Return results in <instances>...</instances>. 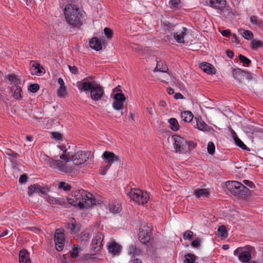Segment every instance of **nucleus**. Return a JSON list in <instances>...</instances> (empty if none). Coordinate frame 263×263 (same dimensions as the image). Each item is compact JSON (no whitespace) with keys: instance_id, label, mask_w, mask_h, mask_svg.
<instances>
[{"instance_id":"obj_1","label":"nucleus","mask_w":263,"mask_h":263,"mask_svg":"<svg viewBox=\"0 0 263 263\" xmlns=\"http://www.w3.org/2000/svg\"><path fill=\"white\" fill-rule=\"evenodd\" d=\"M72 198H66L67 205L79 207L80 209L89 208L96 204L93 195L84 190L73 191Z\"/></svg>"},{"instance_id":"obj_2","label":"nucleus","mask_w":263,"mask_h":263,"mask_svg":"<svg viewBox=\"0 0 263 263\" xmlns=\"http://www.w3.org/2000/svg\"><path fill=\"white\" fill-rule=\"evenodd\" d=\"M64 15L67 23L74 27L79 28L82 25V17L80 9L73 4H67L64 9Z\"/></svg>"},{"instance_id":"obj_3","label":"nucleus","mask_w":263,"mask_h":263,"mask_svg":"<svg viewBox=\"0 0 263 263\" xmlns=\"http://www.w3.org/2000/svg\"><path fill=\"white\" fill-rule=\"evenodd\" d=\"M226 187L233 195L246 198L250 195V190L241 183L236 181H229L226 182Z\"/></svg>"},{"instance_id":"obj_4","label":"nucleus","mask_w":263,"mask_h":263,"mask_svg":"<svg viewBox=\"0 0 263 263\" xmlns=\"http://www.w3.org/2000/svg\"><path fill=\"white\" fill-rule=\"evenodd\" d=\"M254 248L247 245L245 247H239L234 251V255L237 256L238 259L242 263H247L251 260V252Z\"/></svg>"},{"instance_id":"obj_5","label":"nucleus","mask_w":263,"mask_h":263,"mask_svg":"<svg viewBox=\"0 0 263 263\" xmlns=\"http://www.w3.org/2000/svg\"><path fill=\"white\" fill-rule=\"evenodd\" d=\"M129 198L139 204H144L149 200V196L146 192L139 189H132L128 193Z\"/></svg>"},{"instance_id":"obj_6","label":"nucleus","mask_w":263,"mask_h":263,"mask_svg":"<svg viewBox=\"0 0 263 263\" xmlns=\"http://www.w3.org/2000/svg\"><path fill=\"white\" fill-rule=\"evenodd\" d=\"M46 160L47 164L50 167L57 168L61 172L65 174H69L73 171V168L71 166L68 165L66 163H64L63 161L60 160H55L48 157L47 159Z\"/></svg>"},{"instance_id":"obj_7","label":"nucleus","mask_w":263,"mask_h":263,"mask_svg":"<svg viewBox=\"0 0 263 263\" xmlns=\"http://www.w3.org/2000/svg\"><path fill=\"white\" fill-rule=\"evenodd\" d=\"M152 229L146 224L142 228L139 230L138 234V239L139 241L143 243L147 244L149 242L152 236Z\"/></svg>"},{"instance_id":"obj_8","label":"nucleus","mask_w":263,"mask_h":263,"mask_svg":"<svg viewBox=\"0 0 263 263\" xmlns=\"http://www.w3.org/2000/svg\"><path fill=\"white\" fill-rule=\"evenodd\" d=\"M90 156V152L80 151L71 155V161L76 165H81L86 162Z\"/></svg>"},{"instance_id":"obj_9","label":"nucleus","mask_w":263,"mask_h":263,"mask_svg":"<svg viewBox=\"0 0 263 263\" xmlns=\"http://www.w3.org/2000/svg\"><path fill=\"white\" fill-rule=\"evenodd\" d=\"M174 140V146L176 152L187 153L189 149L186 144V141L182 137L174 135L173 136Z\"/></svg>"},{"instance_id":"obj_10","label":"nucleus","mask_w":263,"mask_h":263,"mask_svg":"<svg viewBox=\"0 0 263 263\" xmlns=\"http://www.w3.org/2000/svg\"><path fill=\"white\" fill-rule=\"evenodd\" d=\"M233 77L239 83H242L245 80H250L253 78L251 73L239 68H233L232 70Z\"/></svg>"},{"instance_id":"obj_11","label":"nucleus","mask_w":263,"mask_h":263,"mask_svg":"<svg viewBox=\"0 0 263 263\" xmlns=\"http://www.w3.org/2000/svg\"><path fill=\"white\" fill-rule=\"evenodd\" d=\"M93 78L92 77H86L81 81L77 82L76 86L81 91L91 90L92 87H93L97 83V82L93 81Z\"/></svg>"},{"instance_id":"obj_12","label":"nucleus","mask_w":263,"mask_h":263,"mask_svg":"<svg viewBox=\"0 0 263 263\" xmlns=\"http://www.w3.org/2000/svg\"><path fill=\"white\" fill-rule=\"evenodd\" d=\"M104 238V236L102 233L98 232L96 234L91 244V250L92 252H97L102 249Z\"/></svg>"},{"instance_id":"obj_13","label":"nucleus","mask_w":263,"mask_h":263,"mask_svg":"<svg viewBox=\"0 0 263 263\" xmlns=\"http://www.w3.org/2000/svg\"><path fill=\"white\" fill-rule=\"evenodd\" d=\"M65 234L61 229H57L54 234V241L58 251H62L64 247Z\"/></svg>"},{"instance_id":"obj_14","label":"nucleus","mask_w":263,"mask_h":263,"mask_svg":"<svg viewBox=\"0 0 263 263\" xmlns=\"http://www.w3.org/2000/svg\"><path fill=\"white\" fill-rule=\"evenodd\" d=\"M104 93V89L102 86L97 83L91 89L90 97L94 101H99L100 100Z\"/></svg>"},{"instance_id":"obj_15","label":"nucleus","mask_w":263,"mask_h":263,"mask_svg":"<svg viewBox=\"0 0 263 263\" xmlns=\"http://www.w3.org/2000/svg\"><path fill=\"white\" fill-rule=\"evenodd\" d=\"M114 101L112 103L113 108L117 110L122 109L123 102L126 100V97L123 93H117L114 97Z\"/></svg>"},{"instance_id":"obj_16","label":"nucleus","mask_w":263,"mask_h":263,"mask_svg":"<svg viewBox=\"0 0 263 263\" xmlns=\"http://www.w3.org/2000/svg\"><path fill=\"white\" fill-rule=\"evenodd\" d=\"M103 159L105 163H107L108 166L110 165L115 162L120 161V157L116 155L114 153L106 151L103 154Z\"/></svg>"},{"instance_id":"obj_17","label":"nucleus","mask_w":263,"mask_h":263,"mask_svg":"<svg viewBox=\"0 0 263 263\" xmlns=\"http://www.w3.org/2000/svg\"><path fill=\"white\" fill-rule=\"evenodd\" d=\"M205 2L207 5L220 11L225 8L227 3L225 0H205Z\"/></svg>"},{"instance_id":"obj_18","label":"nucleus","mask_w":263,"mask_h":263,"mask_svg":"<svg viewBox=\"0 0 263 263\" xmlns=\"http://www.w3.org/2000/svg\"><path fill=\"white\" fill-rule=\"evenodd\" d=\"M28 194L30 197L32 196L34 193L45 194L46 192L45 187L37 184L30 185L28 186Z\"/></svg>"},{"instance_id":"obj_19","label":"nucleus","mask_w":263,"mask_h":263,"mask_svg":"<svg viewBox=\"0 0 263 263\" xmlns=\"http://www.w3.org/2000/svg\"><path fill=\"white\" fill-rule=\"evenodd\" d=\"M66 227L67 229L70 230L74 234H76L81 230L80 224L77 223L73 218H72L70 221L66 224Z\"/></svg>"},{"instance_id":"obj_20","label":"nucleus","mask_w":263,"mask_h":263,"mask_svg":"<svg viewBox=\"0 0 263 263\" xmlns=\"http://www.w3.org/2000/svg\"><path fill=\"white\" fill-rule=\"evenodd\" d=\"M107 248L109 253L112 255H116L121 252L122 246L115 241H112L108 243Z\"/></svg>"},{"instance_id":"obj_21","label":"nucleus","mask_w":263,"mask_h":263,"mask_svg":"<svg viewBox=\"0 0 263 263\" xmlns=\"http://www.w3.org/2000/svg\"><path fill=\"white\" fill-rule=\"evenodd\" d=\"M200 68L205 73L210 74H214L216 72L215 67L207 62H202L199 65Z\"/></svg>"},{"instance_id":"obj_22","label":"nucleus","mask_w":263,"mask_h":263,"mask_svg":"<svg viewBox=\"0 0 263 263\" xmlns=\"http://www.w3.org/2000/svg\"><path fill=\"white\" fill-rule=\"evenodd\" d=\"M47 201L49 203L51 204H57L63 206L66 208H69V206L67 205V202L66 200V198H62L61 199H59L54 197H49Z\"/></svg>"},{"instance_id":"obj_23","label":"nucleus","mask_w":263,"mask_h":263,"mask_svg":"<svg viewBox=\"0 0 263 263\" xmlns=\"http://www.w3.org/2000/svg\"><path fill=\"white\" fill-rule=\"evenodd\" d=\"M19 261L20 263H31L29 254L26 249H22L20 251Z\"/></svg>"},{"instance_id":"obj_24","label":"nucleus","mask_w":263,"mask_h":263,"mask_svg":"<svg viewBox=\"0 0 263 263\" xmlns=\"http://www.w3.org/2000/svg\"><path fill=\"white\" fill-rule=\"evenodd\" d=\"M187 29L185 27L182 28V30L174 33V37L177 42L179 43H184V36L186 35Z\"/></svg>"},{"instance_id":"obj_25","label":"nucleus","mask_w":263,"mask_h":263,"mask_svg":"<svg viewBox=\"0 0 263 263\" xmlns=\"http://www.w3.org/2000/svg\"><path fill=\"white\" fill-rule=\"evenodd\" d=\"M89 46L92 49L96 51H99L102 48L101 41L97 37H92L89 41Z\"/></svg>"},{"instance_id":"obj_26","label":"nucleus","mask_w":263,"mask_h":263,"mask_svg":"<svg viewBox=\"0 0 263 263\" xmlns=\"http://www.w3.org/2000/svg\"><path fill=\"white\" fill-rule=\"evenodd\" d=\"M196 127L204 132H209L211 129V127L204 122L201 118L196 119Z\"/></svg>"},{"instance_id":"obj_27","label":"nucleus","mask_w":263,"mask_h":263,"mask_svg":"<svg viewBox=\"0 0 263 263\" xmlns=\"http://www.w3.org/2000/svg\"><path fill=\"white\" fill-rule=\"evenodd\" d=\"M11 90L12 92V96L16 100H20L22 98V88L20 86H13L11 87Z\"/></svg>"},{"instance_id":"obj_28","label":"nucleus","mask_w":263,"mask_h":263,"mask_svg":"<svg viewBox=\"0 0 263 263\" xmlns=\"http://www.w3.org/2000/svg\"><path fill=\"white\" fill-rule=\"evenodd\" d=\"M194 194L197 198L208 197L210 195V192L207 189H198L194 192Z\"/></svg>"},{"instance_id":"obj_29","label":"nucleus","mask_w":263,"mask_h":263,"mask_svg":"<svg viewBox=\"0 0 263 263\" xmlns=\"http://www.w3.org/2000/svg\"><path fill=\"white\" fill-rule=\"evenodd\" d=\"M167 70L168 67L164 62L157 60V65L156 68L154 70V72L160 71L162 72H166Z\"/></svg>"},{"instance_id":"obj_30","label":"nucleus","mask_w":263,"mask_h":263,"mask_svg":"<svg viewBox=\"0 0 263 263\" xmlns=\"http://www.w3.org/2000/svg\"><path fill=\"white\" fill-rule=\"evenodd\" d=\"M181 118L185 122H190L193 119V115L190 111H184L181 113Z\"/></svg>"},{"instance_id":"obj_31","label":"nucleus","mask_w":263,"mask_h":263,"mask_svg":"<svg viewBox=\"0 0 263 263\" xmlns=\"http://www.w3.org/2000/svg\"><path fill=\"white\" fill-rule=\"evenodd\" d=\"M108 209L111 213L117 214L121 211L122 208L121 205L119 203L115 204V203H112L109 204Z\"/></svg>"},{"instance_id":"obj_32","label":"nucleus","mask_w":263,"mask_h":263,"mask_svg":"<svg viewBox=\"0 0 263 263\" xmlns=\"http://www.w3.org/2000/svg\"><path fill=\"white\" fill-rule=\"evenodd\" d=\"M3 153L4 154H6L7 155L11 157V158H10V159H11V161L12 163H14L13 160H16L19 156V155L17 153H15L13 151H12L11 149L7 148H5L3 149Z\"/></svg>"},{"instance_id":"obj_33","label":"nucleus","mask_w":263,"mask_h":263,"mask_svg":"<svg viewBox=\"0 0 263 263\" xmlns=\"http://www.w3.org/2000/svg\"><path fill=\"white\" fill-rule=\"evenodd\" d=\"M168 122L170 124V128L172 130L176 132L179 129V125L176 119L170 118Z\"/></svg>"},{"instance_id":"obj_34","label":"nucleus","mask_w":263,"mask_h":263,"mask_svg":"<svg viewBox=\"0 0 263 263\" xmlns=\"http://www.w3.org/2000/svg\"><path fill=\"white\" fill-rule=\"evenodd\" d=\"M263 47V42L256 40H252L251 43V47L252 50H256L259 48Z\"/></svg>"},{"instance_id":"obj_35","label":"nucleus","mask_w":263,"mask_h":263,"mask_svg":"<svg viewBox=\"0 0 263 263\" xmlns=\"http://www.w3.org/2000/svg\"><path fill=\"white\" fill-rule=\"evenodd\" d=\"M162 27L165 30H167L168 31H171L174 30V27L175 25L168 21L162 22Z\"/></svg>"},{"instance_id":"obj_36","label":"nucleus","mask_w":263,"mask_h":263,"mask_svg":"<svg viewBox=\"0 0 263 263\" xmlns=\"http://www.w3.org/2000/svg\"><path fill=\"white\" fill-rule=\"evenodd\" d=\"M8 80L14 84V86H18V84L21 83L20 79L18 77L14 74H11L8 76Z\"/></svg>"},{"instance_id":"obj_37","label":"nucleus","mask_w":263,"mask_h":263,"mask_svg":"<svg viewBox=\"0 0 263 263\" xmlns=\"http://www.w3.org/2000/svg\"><path fill=\"white\" fill-rule=\"evenodd\" d=\"M240 31H242V32H241L240 34H242V36L246 40H250L253 38V34L251 31L245 30H242Z\"/></svg>"},{"instance_id":"obj_38","label":"nucleus","mask_w":263,"mask_h":263,"mask_svg":"<svg viewBox=\"0 0 263 263\" xmlns=\"http://www.w3.org/2000/svg\"><path fill=\"white\" fill-rule=\"evenodd\" d=\"M67 150L65 149L64 151L63 154H62L60 158L61 159L65 160L66 162H69L71 161V155L69 153L68 154L66 153Z\"/></svg>"},{"instance_id":"obj_39","label":"nucleus","mask_w":263,"mask_h":263,"mask_svg":"<svg viewBox=\"0 0 263 263\" xmlns=\"http://www.w3.org/2000/svg\"><path fill=\"white\" fill-rule=\"evenodd\" d=\"M218 231L222 237L226 238L228 236V232L224 226L221 225L219 226Z\"/></svg>"},{"instance_id":"obj_40","label":"nucleus","mask_w":263,"mask_h":263,"mask_svg":"<svg viewBox=\"0 0 263 263\" xmlns=\"http://www.w3.org/2000/svg\"><path fill=\"white\" fill-rule=\"evenodd\" d=\"M140 251L137 248L135 245H132L129 246V253L133 255H138L140 254Z\"/></svg>"},{"instance_id":"obj_41","label":"nucleus","mask_w":263,"mask_h":263,"mask_svg":"<svg viewBox=\"0 0 263 263\" xmlns=\"http://www.w3.org/2000/svg\"><path fill=\"white\" fill-rule=\"evenodd\" d=\"M236 144L243 149H247V146L243 143V142L237 137L234 138Z\"/></svg>"},{"instance_id":"obj_42","label":"nucleus","mask_w":263,"mask_h":263,"mask_svg":"<svg viewBox=\"0 0 263 263\" xmlns=\"http://www.w3.org/2000/svg\"><path fill=\"white\" fill-rule=\"evenodd\" d=\"M57 93L59 97H64L67 94L66 86L60 87L57 90Z\"/></svg>"},{"instance_id":"obj_43","label":"nucleus","mask_w":263,"mask_h":263,"mask_svg":"<svg viewBox=\"0 0 263 263\" xmlns=\"http://www.w3.org/2000/svg\"><path fill=\"white\" fill-rule=\"evenodd\" d=\"M59 187L63 189L65 191H69L71 186L70 185L66 183V182L61 181L59 183Z\"/></svg>"},{"instance_id":"obj_44","label":"nucleus","mask_w":263,"mask_h":263,"mask_svg":"<svg viewBox=\"0 0 263 263\" xmlns=\"http://www.w3.org/2000/svg\"><path fill=\"white\" fill-rule=\"evenodd\" d=\"M79 248H78V246H74V247L70 253L71 257L74 258H77L79 256Z\"/></svg>"},{"instance_id":"obj_45","label":"nucleus","mask_w":263,"mask_h":263,"mask_svg":"<svg viewBox=\"0 0 263 263\" xmlns=\"http://www.w3.org/2000/svg\"><path fill=\"white\" fill-rule=\"evenodd\" d=\"M39 89L40 86L36 83L31 84L28 86V90L32 93L37 92Z\"/></svg>"},{"instance_id":"obj_46","label":"nucleus","mask_w":263,"mask_h":263,"mask_svg":"<svg viewBox=\"0 0 263 263\" xmlns=\"http://www.w3.org/2000/svg\"><path fill=\"white\" fill-rule=\"evenodd\" d=\"M207 149L210 155H213L214 153L215 146L213 142H209L208 143Z\"/></svg>"},{"instance_id":"obj_47","label":"nucleus","mask_w":263,"mask_h":263,"mask_svg":"<svg viewBox=\"0 0 263 263\" xmlns=\"http://www.w3.org/2000/svg\"><path fill=\"white\" fill-rule=\"evenodd\" d=\"M238 57L240 62L244 64H246L247 66H248L251 63V61L250 59L242 54H239Z\"/></svg>"},{"instance_id":"obj_48","label":"nucleus","mask_w":263,"mask_h":263,"mask_svg":"<svg viewBox=\"0 0 263 263\" xmlns=\"http://www.w3.org/2000/svg\"><path fill=\"white\" fill-rule=\"evenodd\" d=\"M193 236V232L190 230H187L183 233V238L184 239L191 240Z\"/></svg>"},{"instance_id":"obj_49","label":"nucleus","mask_w":263,"mask_h":263,"mask_svg":"<svg viewBox=\"0 0 263 263\" xmlns=\"http://www.w3.org/2000/svg\"><path fill=\"white\" fill-rule=\"evenodd\" d=\"M201 242V239L199 237H197L195 238V239L194 240H193L191 242V246L194 248H198L200 246Z\"/></svg>"},{"instance_id":"obj_50","label":"nucleus","mask_w":263,"mask_h":263,"mask_svg":"<svg viewBox=\"0 0 263 263\" xmlns=\"http://www.w3.org/2000/svg\"><path fill=\"white\" fill-rule=\"evenodd\" d=\"M250 21L252 23L255 24L257 26H260L261 24V21L258 19L257 17L255 15H252L250 17Z\"/></svg>"},{"instance_id":"obj_51","label":"nucleus","mask_w":263,"mask_h":263,"mask_svg":"<svg viewBox=\"0 0 263 263\" xmlns=\"http://www.w3.org/2000/svg\"><path fill=\"white\" fill-rule=\"evenodd\" d=\"M170 4L171 5V8H178L180 5V0H171Z\"/></svg>"},{"instance_id":"obj_52","label":"nucleus","mask_w":263,"mask_h":263,"mask_svg":"<svg viewBox=\"0 0 263 263\" xmlns=\"http://www.w3.org/2000/svg\"><path fill=\"white\" fill-rule=\"evenodd\" d=\"M104 33L108 39H110L112 37V30L107 27H106L104 29Z\"/></svg>"},{"instance_id":"obj_53","label":"nucleus","mask_w":263,"mask_h":263,"mask_svg":"<svg viewBox=\"0 0 263 263\" xmlns=\"http://www.w3.org/2000/svg\"><path fill=\"white\" fill-rule=\"evenodd\" d=\"M186 144H187V146H188L187 147L189 149L187 151V153H189L191 149L194 148L197 144L196 143H195L193 141H186Z\"/></svg>"},{"instance_id":"obj_54","label":"nucleus","mask_w":263,"mask_h":263,"mask_svg":"<svg viewBox=\"0 0 263 263\" xmlns=\"http://www.w3.org/2000/svg\"><path fill=\"white\" fill-rule=\"evenodd\" d=\"M52 136L53 138L58 140H60L62 138V134L58 132H52Z\"/></svg>"},{"instance_id":"obj_55","label":"nucleus","mask_w":263,"mask_h":263,"mask_svg":"<svg viewBox=\"0 0 263 263\" xmlns=\"http://www.w3.org/2000/svg\"><path fill=\"white\" fill-rule=\"evenodd\" d=\"M33 67H34L35 69L37 70V71L36 72V73H41L43 72V71H42V69H43V67L42 66H41L40 64L35 63L33 65Z\"/></svg>"},{"instance_id":"obj_56","label":"nucleus","mask_w":263,"mask_h":263,"mask_svg":"<svg viewBox=\"0 0 263 263\" xmlns=\"http://www.w3.org/2000/svg\"><path fill=\"white\" fill-rule=\"evenodd\" d=\"M242 182L245 184H246L247 186L250 187L251 189L255 187V184L252 181H250L248 180H243Z\"/></svg>"},{"instance_id":"obj_57","label":"nucleus","mask_w":263,"mask_h":263,"mask_svg":"<svg viewBox=\"0 0 263 263\" xmlns=\"http://www.w3.org/2000/svg\"><path fill=\"white\" fill-rule=\"evenodd\" d=\"M68 68L70 72L73 74H77L78 73V68L75 66L68 65Z\"/></svg>"},{"instance_id":"obj_58","label":"nucleus","mask_w":263,"mask_h":263,"mask_svg":"<svg viewBox=\"0 0 263 263\" xmlns=\"http://www.w3.org/2000/svg\"><path fill=\"white\" fill-rule=\"evenodd\" d=\"M28 177L27 175L23 174L21 176L19 179V182L21 183H24L27 182Z\"/></svg>"},{"instance_id":"obj_59","label":"nucleus","mask_w":263,"mask_h":263,"mask_svg":"<svg viewBox=\"0 0 263 263\" xmlns=\"http://www.w3.org/2000/svg\"><path fill=\"white\" fill-rule=\"evenodd\" d=\"M85 259L87 261H93L95 259H96V257H92L91 254H86L85 256Z\"/></svg>"},{"instance_id":"obj_60","label":"nucleus","mask_w":263,"mask_h":263,"mask_svg":"<svg viewBox=\"0 0 263 263\" xmlns=\"http://www.w3.org/2000/svg\"><path fill=\"white\" fill-rule=\"evenodd\" d=\"M226 53L227 56L230 59H232L234 57V52L232 50L227 49L226 51Z\"/></svg>"},{"instance_id":"obj_61","label":"nucleus","mask_w":263,"mask_h":263,"mask_svg":"<svg viewBox=\"0 0 263 263\" xmlns=\"http://www.w3.org/2000/svg\"><path fill=\"white\" fill-rule=\"evenodd\" d=\"M221 33L223 36H228L231 34L229 30H223Z\"/></svg>"},{"instance_id":"obj_62","label":"nucleus","mask_w":263,"mask_h":263,"mask_svg":"<svg viewBox=\"0 0 263 263\" xmlns=\"http://www.w3.org/2000/svg\"><path fill=\"white\" fill-rule=\"evenodd\" d=\"M174 98L176 99H182L183 98V96L180 92L176 93Z\"/></svg>"},{"instance_id":"obj_63","label":"nucleus","mask_w":263,"mask_h":263,"mask_svg":"<svg viewBox=\"0 0 263 263\" xmlns=\"http://www.w3.org/2000/svg\"><path fill=\"white\" fill-rule=\"evenodd\" d=\"M110 167L109 166L106 165L105 166L104 169H102L100 171V174L102 175H104L106 173L107 170Z\"/></svg>"},{"instance_id":"obj_64","label":"nucleus","mask_w":263,"mask_h":263,"mask_svg":"<svg viewBox=\"0 0 263 263\" xmlns=\"http://www.w3.org/2000/svg\"><path fill=\"white\" fill-rule=\"evenodd\" d=\"M147 110L148 113L151 115H152L154 114V112L155 111L154 109H153V107L151 106L147 107Z\"/></svg>"}]
</instances>
